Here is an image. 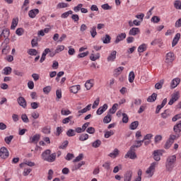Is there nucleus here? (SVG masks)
Listing matches in <instances>:
<instances>
[{"label": "nucleus", "instance_id": "1", "mask_svg": "<svg viewBox=\"0 0 181 181\" xmlns=\"http://www.w3.org/2000/svg\"><path fill=\"white\" fill-rule=\"evenodd\" d=\"M176 165V155L169 156L165 160L166 172H172Z\"/></svg>", "mask_w": 181, "mask_h": 181}, {"label": "nucleus", "instance_id": "2", "mask_svg": "<svg viewBox=\"0 0 181 181\" xmlns=\"http://www.w3.org/2000/svg\"><path fill=\"white\" fill-rule=\"evenodd\" d=\"M41 158L42 160L52 163L56 160V153H52V151H50V149H47L42 153Z\"/></svg>", "mask_w": 181, "mask_h": 181}, {"label": "nucleus", "instance_id": "3", "mask_svg": "<svg viewBox=\"0 0 181 181\" xmlns=\"http://www.w3.org/2000/svg\"><path fill=\"white\" fill-rule=\"evenodd\" d=\"M9 35L11 33L9 29L5 28L4 30L0 29V39L5 40V42H9Z\"/></svg>", "mask_w": 181, "mask_h": 181}, {"label": "nucleus", "instance_id": "4", "mask_svg": "<svg viewBox=\"0 0 181 181\" xmlns=\"http://www.w3.org/2000/svg\"><path fill=\"white\" fill-rule=\"evenodd\" d=\"M125 159H136V153H135V146H131L127 154L124 156Z\"/></svg>", "mask_w": 181, "mask_h": 181}, {"label": "nucleus", "instance_id": "5", "mask_svg": "<svg viewBox=\"0 0 181 181\" xmlns=\"http://www.w3.org/2000/svg\"><path fill=\"white\" fill-rule=\"evenodd\" d=\"M158 165V163L153 162L151 164L149 168L146 170V173L150 176V177H152L153 176V173H155V168H156V165Z\"/></svg>", "mask_w": 181, "mask_h": 181}, {"label": "nucleus", "instance_id": "6", "mask_svg": "<svg viewBox=\"0 0 181 181\" xmlns=\"http://www.w3.org/2000/svg\"><path fill=\"white\" fill-rule=\"evenodd\" d=\"M180 97V93L179 92H175L172 95V98L168 102V105H173V103H176Z\"/></svg>", "mask_w": 181, "mask_h": 181}, {"label": "nucleus", "instance_id": "7", "mask_svg": "<svg viewBox=\"0 0 181 181\" xmlns=\"http://www.w3.org/2000/svg\"><path fill=\"white\" fill-rule=\"evenodd\" d=\"M9 156V151H8V148L6 147H1L0 148V158L1 159H6Z\"/></svg>", "mask_w": 181, "mask_h": 181}, {"label": "nucleus", "instance_id": "8", "mask_svg": "<svg viewBox=\"0 0 181 181\" xmlns=\"http://www.w3.org/2000/svg\"><path fill=\"white\" fill-rule=\"evenodd\" d=\"M17 102H18V105H20L23 108H26L28 107V103L26 102V100L25 99V98H23L22 96H20L17 99Z\"/></svg>", "mask_w": 181, "mask_h": 181}, {"label": "nucleus", "instance_id": "9", "mask_svg": "<svg viewBox=\"0 0 181 181\" xmlns=\"http://www.w3.org/2000/svg\"><path fill=\"white\" fill-rule=\"evenodd\" d=\"M108 110V105L107 103H105L103 106L100 107L98 110L96 111L97 115H102V114H104L105 111Z\"/></svg>", "mask_w": 181, "mask_h": 181}, {"label": "nucleus", "instance_id": "10", "mask_svg": "<svg viewBox=\"0 0 181 181\" xmlns=\"http://www.w3.org/2000/svg\"><path fill=\"white\" fill-rule=\"evenodd\" d=\"M153 156L154 160H156V162H159L160 160V156H162V151L160 150H156L153 153Z\"/></svg>", "mask_w": 181, "mask_h": 181}, {"label": "nucleus", "instance_id": "11", "mask_svg": "<svg viewBox=\"0 0 181 181\" xmlns=\"http://www.w3.org/2000/svg\"><path fill=\"white\" fill-rule=\"evenodd\" d=\"M126 37H127V34L125 33H122L116 37L115 43L116 45H118V43H119V42H122V40H124V39H125Z\"/></svg>", "mask_w": 181, "mask_h": 181}, {"label": "nucleus", "instance_id": "12", "mask_svg": "<svg viewBox=\"0 0 181 181\" xmlns=\"http://www.w3.org/2000/svg\"><path fill=\"white\" fill-rule=\"evenodd\" d=\"M141 33V30L139 28H132L129 31V35L130 36H136V35H139Z\"/></svg>", "mask_w": 181, "mask_h": 181}, {"label": "nucleus", "instance_id": "13", "mask_svg": "<svg viewBox=\"0 0 181 181\" xmlns=\"http://www.w3.org/2000/svg\"><path fill=\"white\" fill-rule=\"evenodd\" d=\"M132 170H127L125 173H124V181H131L132 180Z\"/></svg>", "mask_w": 181, "mask_h": 181}, {"label": "nucleus", "instance_id": "14", "mask_svg": "<svg viewBox=\"0 0 181 181\" xmlns=\"http://www.w3.org/2000/svg\"><path fill=\"white\" fill-rule=\"evenodd\" d=\"M175 60V54L172 52H168L166 54L165 63H172Z\"/></svg>", "mask_w": 181, "mask_h": 181}, {"label": "nucleus", "instance_id": "15", "mask_svg": "<svg viewBox=\"0 0 181 181\" xmlns=\"http://www.w3.org/2000/svg\"><path fill=\"white\" fill-rule=\"evenodd\" d=\"M115 59H117V51H112L110 55L107 57V62H115Z\"/></svg>", "mask_w": 181, "mask_h": 181}, {"label": "nucleus", "instance_id": "16", "mask_svg": "<svg viewBox=\"0 0 181 181\" xmlns=\"http://www.w3.org/2000/svg\"><path fill=\"white\" fill-rule=\"evenodd\" d=\"M180 83V79L179 78H175L173 79L170 83L171 88H176V87L179 86Z\"/></svg>", "mask_w": 181, "mask_h": 181}, {"label": "nucleus", "instance_id": "17", "mask_svg": "<svg viewBox=\"0 0 181 181\" xmlns=\"http://www.w3.org/2000/svg\"><path fill=\"white\" fill-rule=\"evenodd\" d=\"M141 104H142V100L139 98H135L132 102L131 108H134L135 105L138 107L139 105H141Z\"/></svg>", "mask_w": 181, "mask_h": 181}, {"label": "nucleus", "instance_id": "18", "mask_svg": "<svg viewBox=\"0 0 181 181\" xmlns=\"http://www.w3.org/2000/svg\"><path fill=\"white\" fill-rule=\"evenodd\" d=\"M180 40V33H177L172 42V47H175V46H176V45H177V43L179 42V40Z\"/></svg>", "mask_w": 181, "mask_h": 181}, {"label": "nucleus", "instance_id": "19", "mask_svg": "<svg viewBox=\"0 0 181 181\" xmlns=\"http://www.w3.org/2000/svg\"><path fill=\"white\" fill-rule=\"evenodd\" d=\"M49 52H50V49L46 48L42 52V57L40 58V63H43L45 60H46V56L48 54Z\"/></svg>", "mask_w": 181, "mask_h": 181}, {"label": "nucleus", "instance_id": "20", "mask_svg": "<svg viewBox=\"0 0 181 181\" xmlns=\"http://www.w3.org/2000/svg\"><path fill=\"white\" fill-rule=\"evenodd\" d=\"M173 131L175 134H180V132H181V120L174 126Z\"/></svg>", "mask_w": 181, "mask_h": 181}, {"label": "nucleus", "instance_id": "21", "mask_svg": "<svg viewBox=\"0 0 181 181\" xmlns=\"http://www.w3.org/2000/svg\"><path fill=\"white\" fill-rule=\"evenodd\" d=\"M181 134L175 133V134H170L169 136V140L173 144L176 139H179L180 138Z\"/></svg>", "mask_w": 181, "mask_h": 181}, {"label": "nucleus", "instance_id": "22", "mask_svg": "<svg viewBox=\"0 0 181 181\" xmlns=\"http://www.w3.org/2000/svg\"><path fill=\"white\" fill-rule=\"evenodd\" d=\"M39 13V9L37 8H35V9H33V10H30L29 12H28V16H30V18H36V15H37Z\"/></svg>", "mask_w": 181, "mask_h": 181}, {"label": "nucleus", "instance_id": "23", "mask_svg": "<svg viewBox=\"0 0 181 181\" xmlns=\"http://www.w3.org/2000/svg\"><path fill=\"white\" fill-rule=\"evenodd\" d=\"M146 49H148V45L143 43L138 47L139 53H144V52H146Z\"/></svg>", "mask_w": 181, "mask_h": 181}, {"label": "nucleus", "instance_id": "24", "mask_svg": "<svg viewBox=\"0 0 181 181\" xmlns=\"http://www.w3.org/2000/svg\"><path fill=\"white\" fill-rule=\"evenodd\" d=\"M118 155H119V150L115 148L114 151L109 154V156L112 159H115Z\"/></svg>", "mask_w": 181, "mask_h": 181}, {"label": "nucleus", "instance_id": "25", "mask_svg": "<svg viewBox=\"0 0 181 181\" xmlns=\"http://www.w3.org/2000/svg\"><path fill=\"white\" fill-rule=\"evenodd\" d=\"M124 71V67L123 66H119L118 68L115 69L114 70V76H118L121 73Z\"/></svg>", "mask_w": 181, "mask_h": 181}, {"label": "nucleus", "instance_id": "26", "mask_svg": "<svg viewBox=\"0 0 181 181\" xmlns=\"http://www.w3.org/2000/svg\"><path fill=\"white\" fill-rule=\"evenodd\" d=\"M102 40L105 45H108V43L111 42V36L107 34L105 37L102 38Z\"/></svg>", "mask_w": 181, "mask_h": 181}, {"label": "nucleus", "instance_id": "27", "mask_svg": "<svg viewBox=\"0 0 181 181\" xmlns=\"http://www.w3.org/2000/svg\"><path fill=\"white\" fill-rule=\"evenodd\" d=\"M78 90H80V85L73 86L70 88L71 93H73L74 94H77Z\"/></svg>", "mask_w": 181, "mask_h": 181}, {"label": "nucleus", "instance_id": "28", "mask_svg": "<svg viewBox=\"0 0 181 181\" xmlns=\"http://www.w3.org/2000/svg\"><path fill=\"white\" fill-rule=\"evenodd\" d=\"M3 71V74H4V76H9V74L12 73V68H11V66L4 67Z\"/></svg>", "mask_w": 181, "mask_h": 181}, {"label": "nucleus", "instance_id": "29", "mask_svg": "<svg viewBox=\"0 0 181 181\" xmlns=\"http://www.w3.org/2000/svg\"><path fill=\"white\" fill-rule=\"evenodd\" d=\"M157 97H158V94L153 93L151 96H149L147 98L148 103H154V101H156Z\"/></svg>", "mask_w": 181, "mask_h": 181}, {"label": "nucleus", "instance_id": "30", "mask_svg": "<svg viewBox=\"0 0 181 181\" xmlns=\"http://www.w3.org/2000/svg\"><path fill=\"white\" fill-rule=\"evenodd\" d=\"M18 23H19V19L13 18L11 23V29L13 30H15V28L18 26Z\"/></svg>", "mask_w": 181, "mask_h": 181}, {"label": "nucleus", "instance_id": "31", "mask_svg": "<svg viewBox=\"0 0 181 181\" xmlns=\"http://www.w3.org/2000/svg\"><path fill=\"white\" fill-rule=\"evenodd\" d=\"M90 33L92 37H95L97 36V27L93 26L90 29Z\"/></svg>", "mask_w": 181, "mask_h": 181}, {"label": "nucleus", "instance_id": "32", "mask_svg": "<svg viewBox=\"0 0 181 181\" xmlns=\"http://www.w3.org/2000/svg\"><path fill=\"white\" fill-rule=\"evenodd\" d=\"M163 83H165V81L163 79H161L159 82L156 83L155 88H156V90H160V88L163 87Z\"/></svg>", "mask_w": 181, "mask_h": 181}, {"label": "nucleus", "instance_id": "33", "mask_svg": "<svg viewBox=\"0 0 181 181\" xmlns=\"http://www.w3.org/2000/svg\"><path fill=\"white\" fill-rule=\"evenodd\" d=\"M69 15H73V11L69 10L65 13H63L61 16V18H62V19H66V18H69Z\"/></svg>", "mask_w": 181, "mask_h": 181}, {"label": "nucleus", "instance_id": "34", "mask_svg": "<svg viewBox=\"0 0 181 181\" xmlns=\"http://www.w3.org/2000/svg\"><path fill=\"white\" fill-rule=\"evenodd\" d=\"M138 125H139V122L138 121H134L132 122L130 124V129H132V130L136 129V128H138Z\"/></svg>", "mask_w": 181, "mask_h": 181}, {"label": "nucleus", "instance_id": "35", "mask_svg": "<svg viewBox=\"0 0 181 181\" xmlns=\"http://www.w3.org/2000/svg\"><path fill=\"white\" fill-rule=\"evenodd\" d=\"M101 146V141L100 139H97L96 141L92 143L93 148H100Z\"/></svg>", "mask_w": 181, "mask_h": 181}, {"label": "nucleus", "instance_id": "36", "mask_svg": "<svg viewBox=\"0 0 181 181\" xmlns=\"http://www.w3.org/2000/svg\"><path fill=\"white\" fill-rule=\"evenodd\" d=\"M117 107H118V104L117 103H115L112 108H110L109 110V112L110 114H115V112H117Z\"/></svg>", "mask_w": 181, "mask_h": 181}, {"label": "nucleus", "instance_id": "37", "mask_svg": "<svg viewBox=\"0 0 181 181\" xmlns=\"http://www.w3.org/2000/svg\"><path fill=\"white\" fill-rule=\"evenodd\" d=\"M89 136L88 134H82L79 136V141H84L88 139Z\"/></svg>", "mask_w": 181, "mask_h": 181}, {"label": "nucleus", "instance_id": "38", "mask_svg": "<svg viewBox=\"0 0 181 181\" xmlns=\"http://www.w3.org/2000/svg\"><path fill=\"white\" fill-rule=\"evenodd\" d=\"M30 139L31 140V142H38L40 139V134H35L33 137H30Z\"/></svg>", "mask_w": 181, "mask_h": 181}, {"label": "nucleus", "instance_id": "39", "mask_svg": "<svg viewBox=\"0 0 181 181\" xmlns=\"http://www.w3.org/2000/svg\"><path fill=\"white\" fill-rule=\"evenodd\" d=\"M134 80H135V73L131 71L129 74V83H134Z\"/></svg>", "mask_w": 181, "mask_h": 181}, {"label": "nucleus", "instance_id": "40", "mask_svg": "<svg viewBox=\"0 0 181 181\" xmlns=\"http://www.w3.org/2000/svg\"><path fill=\"white\" fill-rule=\"evenodd\" d=\"M67 6H69V4H67L66 3H64V2L59 3L57 5V9H62L63 8H67Z\"/></svg>", "mask_w": 181, "mask_h": 181}, {"label": "nucleus", "instance_id": "41", "mask_svg": "<svg viewBox=\"0 0 181 181\" xmlns=\"http://www.w3.org/2000/svg\"><path fill=\"white\" fill-rule=\"evenodd\" d=\"M174 8H175V9L181 10V1L180 0L174 1Z\"/></svg>", "mask_w": 181, "mask_h": 181}, {"label": "nucleus", "instance_id": "42", "mask_svg": "<svg viewBox=\"0 0 181 181\" xmlns=\"http://www.w3.org/2000/svg\"><path fill=\"white\" fill-rule=\"evenodd\" d=\"M111 115L107 114V116H105L103 119L104 124H110V122L111 121Z\"/></svg>", "mask_w": 181, "mask_h": 181}, {"label": "nucleus", "instance_id": "43", "mask_svg": "<svg viewBox=\"0 0 181 181\" xmlns=\"http://www.w3.org/2000/svg\"><path fill=\"white\" fill-rule=\"evenodd\" d=\"M67 136H76V131L74 129H70L66 132Z\"/></svg>", "mask_w": 181, "mask_h": 181}, {"label": "nucleus", "instance_id": "44", "mask_svg": "<svg viewBox=\"0 0 181 181\" xmlns=\"http://www.w3.org/2000/svg\"><path fill=\"white\" fill-rule=\"evenodd\" d=\"M12 139H13V136H12V135L6 136L4 139V142H6V144H7V145H9V144H11V142H12Z\"/></svg>", "mask_w": 181, "mask_h": 181}, {"label": "nucleus", "instance_id": "45", "mask_svg": "<svg viewBox=\"0 0 181 181\" xmlns=\"http://www.w3.org/2000/svg\"><path fill=\"white\" fill-rule=\"evenodd\" d=\"M172 145H173V143L170 139H168L164 145V148L165 149H169Z\"/></svg>", "mask_w": 181, "mask_h": 181}, {"label": "nucleus", "instance_id": "46", "mask_svg": "<svg viewBox=\"0 0 181 181\" xmlns=\"http://www.w3.org/2000/svg\"><path fill=\"white\" fill-rule=\"evenodd\" d=\"M30 56H37V50L35 49H30L28 52Z\"/></svg>", "mask_w": 181, "mask_h": 181}, {"label": "nucleus", "instance_id": "47", "mask_svg": "<svg viewBox=\"0 0 181 181\" xmlns=\"http://www.w3.org/2000/svg\"><path fill=\"white\" fill-rule=\"evenodd\" d=\"M122 122L123 124H127L128 121H129V118L128 117V115L126 113H122Z\"/></svg>", "mask_w": 181, "mask_h": 181}, {"label": "nucleus", "instance_id": "48", "mask_svg": "<svg viewBox=\"0 0 181 181\" xmlns=\"http://www.w3.org/2000/svg\"><path fill=\"white\" fill-rule=\"evenodd\" d=\"M115 132L114 130L107 131L105 133V138H110V136H112L114 135Z\"/></svg>", "mask_w": 181, "mask_h": 181}, {"label": "nucleus", "instance_id": "49", "mask_svg": "<svg viewBox=\"0 0 181 181\" xmlns=\"http://www.w3.org/2000/svg\"><path fill=\"white\" fill-rule=\"evenodd\" d=\"M83 165H86V162L81 161L78 164L76 165L75 167L73 168V170H78L83 166Z\"/></svg>", "mask_w": 181, "mask_h": 181}, {"label": "nucleus", "instance_id": "50", "mask_svg": "<svg viewBox=\"0 0 181 181\" xmlns=\"http://www.w3.org/2000/svg\"><path fill=\"white\" fill-rule=\"evenodd\" d=\"M90 59L92 60V62H95V60H98V59H100V54L98 53L96 55L92 54Z\"/></svg>", "mask_w": 181, "mask_h": 181}, {"label": "nucleus", "instance_id": "51", "mask_svg": "<svg viewBox=\"0 0 181 181\" xmlns=\"http://www.w3.org/2000/svg\"><path fill=\"white\" fill-rule=\"evenodd\" d=\"M99 105H100V98H97L93 104V106H92L93 110H95V108H97V107H98Z\"/></svg>", "mask_w": 181, "mask_h": 181}, {"label": "nucleus", "instance_id": "52", "mask_svg": "<svg viewBox=\"0 0 181 181\" xmlns=\"http://www.w3.org/2000/svg\"><path fill=\"white\" fill-rule=\"evenodd\" d=\"M83 158H84V155L83 153H80L74 160L73 162H80V160H83Z\"/></svg>", "mask_w": 181, "mask_h": 181}, {"label": "nucleus", "instance_id": "53", "mask_svg": "<svg viewBox=\"0 0 181 181\" xmlns=\"http://www.w3.org/2000/svg\"><path fill=\"white\" fill-rule=\"evenodd\" d=\"M85 87L87 90H90L93 87V83H91V81H87L85 83Z\"/></svg>", "mask_w": 181, "mask_h": 181}, {"label": "nucleus", "instance_id": "54", "mask_svg": "<svg viewBox=\"0 0 181 181\" xmlns=\"http://www.w3.org/2000/svg\"><path fill=\"white\" fill-rule=\"evenodd\" d=\"M162 135H156L154 137V142L155 144H159V142H160V141H162Z\"/></svg>", "mask_w": 181, "mask_h": 181}, {"label": "nucleus", "instance_id": "55", "mask_svg": "<svg viewBox=\"0 0 181 181\" xmlns=\"http://www.w3.org/2000/svg\"><path fill=\"white\" fill-rule=\"evenodd\" d=\"M81 8H83V4H79L76 6L74 7V12H80L81 11Z\"/></svg>", "mask_w": 181, "mask_h": 181}, {"label": "nucleus", "instance_id": "56", "mask_svg": "<svg viewBox=\"0 0 181 181\" xmlns=\"http://www.w3.org/2000/svg\"><path fill=\"white\" fill-rule=\"evenodd\" d=\"M50 91H52V86H46L43 88V93L45 94H49V93H50Z\"/></svg>", "mask_w": 181, "mask_h": 181}, {"label": "nucleus", "instance_id": "57", "mask_svg": "<svg viewBox=\"0 0 181 181\" xmlns=\"http://www.w3.org/2000/svg\"><path fill=\"white\" fill-rule=\"evenodd\" d=\"M64 50V45H58L55 49L56 53H60Z\"/></svg>", "mask_w": 181, "mask_h": 181}, {"label": "nucleus", "instance_id": "58", "mask_svg": "<svg viewBox=\"0 0 181 181\" xmlns=\"http://www.w3.org/2000/svg\"><path fill=\"white\" fill-rule=\"evenodd\" d=\"M72 119H73V116H69V117H68L66 118H64L62 120V123H64V124H69V122H70Z\"/></svg>", "mask_w": 181, "mask_h": 181}, {"label": "nucleus", "instance_id": "59", "mask_svg": "<svg viewBox=\"0 0 181 181\" xmlns=\"http://www.w3.org/2000/svg\"><path fill=\"white\" fill-rule=\"evenodd\" d=\"M42 132H43V134H50V127L49 126L45 127L42 130Z\"/></svg>", "mask_w": 181, "mask_h": 181}, {"label": "nucleus", "instance_id": "60", "mask_svg": "<svg viewBox=\"0 0 181 181\" xmlns=\"http://www.w3.org/2000/svg\"><path fill=\"white\" fill-rule=\"evenodd\" d=\"M32 172L31 168H25L23 173V176H28V175Z\"/></svg>", "mask_w": 181, "mask_h": 181}, {"label": "nucleus", "instance_id": "61", "mask_svg": "<svg viewBox=\"0 0 181 181\" xmlns=\"http://www.w3.org/2000/svg\"><path fill=\"white\" fill-rule=\"evenodd\" d=\"M62 115H70L71 114V112L69 110H61Z\"/></svg>", "mask_w": 181, "mask_h": 181}, {"label": "nucleus", "instance_id": "62", "mask_svg": "<svg viewBox=\"0 0 181 181\" xmlns=\"http://www.w3.org/2000/svg\"><path fill=\"white\" fill-rule=\"evenodd\" d=\"M16 34L18 35V36H22V35H23V28H18L16 30Z\"/></svg>", "mask_w": 181, "mask_h": 181}, {"label": "nucleus", "instance_id": "63", "mask_svg": "<svg viewBox=\"0 0 181 181\" xmlns=\"http://www.w3.org/2000/svg\"><path fill=\"white\" fill-rule=\"evenodd\" d=\"M32 47H36L37 46V37H35L31 41Z\"/></svg>", "mask_w": 181, "mask_h": 181}, {"label": "nucleus", "instance_id": "64", "mask_svg": "<svg viewBox=\"0 0 181 181\" xmlns=\"http://www.w3.org/2000/svg\"><path fill=\"white\" fill-rule=\"evenodd\" d=\"M175 28H181V18H179V19L175 22Z\"/></svg>", "mask_w": 181, "mask_h": 181}]
</instances>
